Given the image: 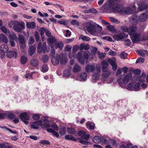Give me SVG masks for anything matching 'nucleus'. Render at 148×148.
<instances>
[{
    "instance_id": "obj_42",
    "label": "nucleus",
    "mask_w": 148,
    "mask_h": 148,
    "mask_svg": "<svg viewBox=\"0 0 148 148\" xmlns=\"http://www.w3.org/2000/svg\"><path fill=\"white\" fill-rule=\"evenodd\" d=\"M46 43H45L43 44L42 45V49L43 51L44 52H48L49 51V47H46Z\"/></svg>"
},
{
    "instance_id": "obj_46",
    "label": "nucleus",
    "mask_w": 148,
    "mask_h": 148,
    "mask_svg": "<svg viewBox=\"0 0 148 148\" xmlns=\"http://www.w3.org/2000/svg\"><path fill=\"white\" fill-rule=\"evenodd\" d=\"M31 63L33 66H36L38 65V61L36 59H33L31 60Z\"/></svg>"
},
{
    "instance_id": "obj_58",
    "label": "nucleus",
    "mask_w": 148,
    "mask_h": 148,
    "mask_svg": "<svg viewBox=\"0 0 148 148\" xmlns=\"http://www.w3.org/2000/svg\"><path fill=\"white\" fill-rule=\"evenodd\" d=\"M40 143L43 145H49L50 143L49 141L47 140H42L40 141Z\"/></svg>"
},
{
    "instance_id": "obj_32",
    "label": "nucleus",
    "mask_w": 148,
    "mask_h": 148,
    "mask_svg": "<svg viewBox=\"0 0 148 148\" xmlns=\"http://www.w3.org/2000/svg\"><path fill=\"white\" fill-rule=\"evenodd\" d=\"M36 48L35 47L32 46L29 47V54L30 56H32L35 51V50Z\"/></svg>"
},
{
    "instance_id": "obj_14",
    "label": "nucleus",
    "mask_w": 148,
    "mask_h": 148,
    "mask_svg": "<svg viewBox=\"0 0 148 148\" xmlns=\"http://www.w3.org/2000/svg\"><path fill=\"white\" fill-rule=\"evenodd\" d=\"M108 62L112 67L113 70H116L117 67V65L116 62L115 58H113L112 59H109L108 60Z\"/></svg>"
},
{
    "instance_id": "obj_28",
    "label": "nucleus",
    "mask_w": 148,
    "mask_h": 148,
    "mask_svg": "<svg viewBox=\"0 0 148 148\" xmlns=\"http://www.w3.org/2000/svg\"><path fill=\"white\" fill-rule=\"evenodd\" d=\"M46 130L47 131L49 132L52 133L53 135L56 138H58L59 136V134L54 130L51 128H47L46 129Z\"/></svg>"
},
{
    "instance_id": "obj_11",
    "label": "nucleus",
    "mask_w": 148,
    "mask_h": 148,
    "mask_svg": "<svg viewBox=\"0 0 148 148\" xmlns=\"http://www.w3.org/2000/svg\"><path fill=\"white\" fill-rule=\"evenodd\" d=\"M56 40L54 37L51 36L47 39V44L51 48H53Z\"/></svg>"
},
{
    "instance_id": "obj_64",
    "label": "nucleus",
    "mask_w": 148,
    "mask_h": 148,
    "mask_svg": "<svg viewBox=\"0 0 148 148\" xmlns=\"http://www.w3.org/2000/svg\"><path fill=\"white\" fill-rule=\"evenodd\" d=\"M8 117L11 119H12L15 117V115L13 113H10L8 115Z\"/></svg>"
},
{
    "instance_id": "obj_60",
    "label": "nucleus",
    "mask_w": 148,
    "mask_h": 148,
    "mask_svg": "<svg viewBox=\"0 0 148 148\" xmlns=\"http://www.w3.org/2000/svg\"><path fill=\"white\" fill-rule=\"evenodd\" d=\"M87 140H81L79 141L80 143L85 145H87L88 144L90 143V142L87 141Z\"/></svg>"
},
{
    "instance_id": "obj_38",
    "label": "nucleus",
    "mask_w": 148,
    "mask_h": 148,
    "mask_svg": "<svg viewBox=\"0 0 148 148\" xmlns=\"http://www.w3.org/2000/svg\"><path fill=\"white\" fill-rule=\"evenodd\" d=\"M67 130L68 133L70 134H74L75 132V130L72 127H68Z\"/></svg>"
},
{
    "instance_id": "obj_53",
    "label": "nucleus",
    "mask_w": 148,
    "mask_h": 148,
    "mask_svg": "<svg viewBox=\"0 0 148 148\" xmlns=\"http://www.w3.org/2000/svg\"><path fill=\"white\" fill-rule=\"evenodd\" d=\"M42 72H46L48 70V69L47 67V66L46 64H44L42 66Z\"/></svg>"
},
{
    "instance_id": "obj_51",
    "label": "nucleus",
    "mask_w": 148,
    "mask_h": 148,
    "mask_svg": "<svg viewBox=\"0 0 148 148\" xmlns=\"http://www.w3.org/2000/svg\"><path fill=\"white\" fill-rule=\"evenodd\" d=\"M127 55V53L125 52H123L121 53L120 55V56L121 58L123 59H125L126 58Z\"/></svg>"
},
{
    "instance_id": "obj_18",
    "label": "nucleus",
    "mask_w": 148,
    "mask_h": 148,
    "mask_svg": "<svg viewBox=\"0 0 148 148\" xmlns=\"http://www.w3.org/2000/svg\"><path fill=\"white\" fill-rule=\"evenodd\" d=\"M95 69V66L94 64L88 65L86 66L85 68V70L87 72L90 71L92 72Z\"/></svg>"
},
{
    "instance_id": "obj_7",
    "label": "nucleus",
    "mask_w": 148,
    "mask_h": 148,
    "mask_svg": "<svg viewBox=\"0 0 148 148\" xmlns=\"http://www.w3.org/2000/svg\"><path fill=\"white\" fill-rule=\"evenodd\" d=\"M138 6V10L139 11H142L145 10H146L148 12V5L146 4L145 2H142L140 3L139 2L137 3Z\"/></svg>"
},
{
    "instance_id": "obj_40",
    "label": "nucleus",
    "mask_w": 148,
    "mask_h": 148,
    "mask_svg": "<svg viewBox=\"0 0 148 148\" xmlns=\"http://www.w3.org/2000/svg\"><path fill=\"white\" fill-rule=\"evenodd\" d=\"M0 148H13V147L8 145L7 143L0 144Z\"/></svg>"
},
{
    "instance_id": "obj_5",
    "label": "nucleus",
    "mask_w": 148,
    "mask_h": 148,
    "mask_svg": "<svg viewBox=\"0 0 148 148\" xmlns=\"http://www.w3.org/2000/svg\"><path fill=\"white\" fill-rule=\"evenodd\" d=\"M101 70V68L100 64H97L95 70L97 73H94L92 76V79L95 82H96V81L100 77Z\"/></svg>"
},
{
    "instance_id": "obj_22",
    "label": "nucleus",
    "mask_w": 148,
    "mask_h": 148,
    "mask_svg": "<svg viewBox=\"0 0 148 148\" xmlns=\"http://www.w3.org/2000/svg\"><path fill=\"white\" fill-rule=\"evenodd\" d=\"M124 36L123 34L122 33L119 34L115 35L113 36V38L117 41L120 40L124 38Z\"/></svg>"
},
{
    "instance_id": "obj_9",
    "label": "nucleus",
    "mask_w": 148,
    "mask_h": 148,
    "mask_svg": "<svg viewBox=\"0 0 148 148\" xmlns=\"http://www.w3.org/2000/svg\"><path fill=\"white\" fill-rule=\"evenodd\" d=\"M9 48L8 46L5 45H2L0 47V50L1 52V57L2 58H4L5 56V53H7L8 51Z\"/></svg>"
},
{
    "instance_id": "obj_1",
    "label": "nucleus",
    "mask_w": 148,
    "mask_h": 148,
    "mask_svg": "<svg viewBox=\"0 0 148 148\" xmlns=\"http://www.w3.org/2000/svg\"><path fill=\"white\" fill-rule=\"evenodd\" d=\"M121 29L124 32H127L131 36L132 40L134 43L139 40L140 34L137 32V27L135 25H132L129 28L125 26L121 27Z\"/></svg>"
},
{
    "instance_id": "obj_34",
    "label": "nucleus",
    "mask_w": 148,
    "mask_h": 148,
    "mask_svg": "<svg viewBox=\"0 0 148 148\" xmlns=\"http://www.w3.org/2000/svg\"><path fill=\"white\" fill-rule=\"evenodd\" d=\"M9 38L10 40H15L17 38L16 34L13 33L9 35Z\"/></svg>"
},
{
    "instance_id": "obj_3",
    "label": "nucleus",
    "mask_w": 148,
    "mask_h": 148,
    "mask_svg": "<svg viewBox=\"0 0 148 148\" xmlns=\"http://www.w3.org/2000/svg\"><path fill=\"white\" fill-rule=\"evenodd\" d=\"M122 79H119L117 81L119 85L122 87H124L123 84H126L132 78V75L131 73L127 75H122Z\"/></svg>"
},
{
    "instance_id": "obj_35",
    "label": "nucleus",
    "mask_w": 148,
    "mask_h": 148,
    "mask_svg": "<svg viewBox=\"0 0 148 148\" xmlns=\"http://www.w3.org/2000/svg\"><path fill=\"white\" fill-rule=\"evenodd\" d=\"M80 77L81 79V81H86L87 79V74L85 73H82L81 74Z\"/></svg>"
},
{
    "instance_id": "obj_6",
    "label": "nucleus",
    "mask_w": 148,
    "mask_h": 148,
    "mask_svg": "<svg viewBox=\"0 0 148 148\" xmlns=\"http://www.w3.org/2000/svg\"><path fill=\"white\" fill-rule=\"evenodd\" d=\"M82 51L79 52L76 56H74L73 54L70 53L69 54V57L70 59L75 58H77L80 63L81 64H83L84 63V60L82 56Z\"/></svg>"
},
{
    "instance_id": "obj_36",
    "label": "nucleus",
    "mask_w": 148,
    "mask_h": 148,
    "mask_svg": "<svg viewBox=\"0 0 148 148\" xmlns=\"http://www.w3.org/2000/svg\"><path fill=\"white\" fill-rule=\"evenodd\" d=\"M80 70V67L77 64H75L73 69V71L75 73L79 71Z\"/></svg>"
},
{
    "instance_id": "obj_8",
    "label": "nucleus",
    "mask_w": 148,
    "mask_h": 148,
    "mask_svg": "<svg viewBox=\"0 0 148 148\" xmlns=\"http://www.w3.org/2000/svg\"><path fill=\"white\" fill-rule=\"evenodd\" d=\"M135 73H136L135 76V78L137 81L140 82H144L145 80V78L141 77L139 74L141 71L139 69H137L135 71Z\"/></svg>"
},
{
    "instance_id": "obj_49",
    "label": "nucleus",
    "mask_w": 148,
    "mask_h": 148,
    "mask_svg": "<svg viewBox=\"0 0 148 148\" xmlns=\"http://www.w3.org/2000/svg\"><path fill=\"white\" fill-rule=\"evenodd\" d=\"M20 46L21 47V50L23 53H25V51L23 49L25 47V42L20 43Z\"/></svg>"
},
{
    "instance_id": "obj_62",
    "label": "nucleus",
    "mask_w": 148,
    "mask_h": 148,
    "mask_svg": "<svg viewBox=\"0 0 148 148\" xmlns=\"http://www.w3.org/2000/svg\"><path fill=\"white\" fill-rule=\"evenodd\" d=\"M33 73H32L30 74H26L25 75V77L27 79H32Z\"/></svg>"
},
{
    "instance_id": "obj_31",
    "label": "nucleus",
    "mask_w": 148,
    "mask_h": 148,
    "mask_svg": "<svg viewBox=\"0 0 148 148\" xmlns=\"http://www.w3.org/2000/svg\"><path fill=\"white\" fill-rule=\"evenodd\" d=\"M140 84L138 83H135L133 85V90L135 91H138L140 90Z\"/></svg>"
},
{
    "instance_id": "obj_52",
    "label": "nucleus",
    "mask_w": 148,
    "mask_h": 148,
    "mask_svg": "<svg viewBox=\"0 0 148 148\" xmlns=\"http://www.w3.org/2000/svg\"><path fill=\"white\" fill-rule=\"evenodd\" d=\"M133 84L132 83H130L127 86V89L129 90H133Z\"/></svg>"
},
{
    "instance_id": "obj_29",
    "label": "nucleus",
    "mask_w": 148,
    "mask_h": 148,
    "mask_svg": "<svg viewBox=\"0 0 148 148\" xmlns=\"http://www.w3.org/2000/svg\"><path fill=\"white\" fill-rule=\"evenodd\" d=\"M36 25L35 23L34 22H27L26 23V26L28 28L34 29L36 27Z\"/></svg>"
},
{
    "instance_id": "obj_56",
    "label": "nucleus",
    "mask_w": 148,
    "mask_h": 148,
    "mask_svg": "<svg viewBox=\"0 0 148 148\" xmlns=\"http://www.w3.org/2000/svg\"><path fill=\"white\" fill-rule=\"evenodd\" d=\"M18 38L20 41V43L25 42L24 37L22 35H19Z\"/></svg>"
},
{
    "instance_id": "obj_41",
    "label": "nucleus",
    "mask_w": 148,
    "mask_h": 148,
    "mask_svg": "<svg viewBox=\"0 0 148 148\" xmlns=\"http://www.w3.org/2000/svg\"><path fill=\"white\" fill-rule=\"evenodd\" d=\"M93 141L95 143H98L101 141V138L98 136H95L93 138Z\"/></svg>"
},
{
    "instance_id": "obj_13",
    "label": "nucleus",
    "mask_w": 148,
    "mask_h": 148,
    "mask_svg": "<svg viewBox=\"0 0 148 148\" xmlns=\"http://www.w3.org/2000/svg\"><path fill=\"white\" fill-rule=\"evenodd\" d=\"M30 114V112L29 111H28L27 112H24L20 114L19 118L22 120H29V116Z\"/></svg>"
},
{
    "instance_id": "obj_47",
    "label": "nucleus",
    "mask_w": 148,
    "mask_h": 148,
    "mask_svg": "<svg viewBox=\"0 0 148 148\" xmlns=\"http://www.w3.org/2000/svg\"><path fill=\"white\" fill-rule=\"evenodd\" d=\"M79 38L82 39L84 41H89L90 40V38L86 36L82 35L79 37Z\"/></svg>"
},
{
    "instance_id": "obj_15",
    "label": "nucleus",
    "mask_w": 148,
    "mask_h": 148,
    "mask_svg": "<svg viewBox=\"0 0 148 148\" xmlns=\"http://www.w3.org/2000/svg\"><path fill=\"white\" fill-rule=\"evenodd\" d=\"M42 121L39 120L34 122L31 125V127L32 129H38L39 126H42Z\"/></svg>"
},
{
    "instance_id": "obj_21",
    "label": "nucleus",
    "mask_w": 148,
    "mask_h": 148,
    "mask_svg": "<svg viewBox=\"0 0 148 148\" xmlns=\"http://www.w3.org/2000/svg\"><path fill=\"white\" fill-rule=\"evenodd\" d=\"M19 25L21 26V27L18 26L14 29L18 32H20L22 31V30L25 28V23L24 22H22L21 23H20Z\"/></svg>"
},
{
    "instance_id": "obj_59",
    "label": "nucleus",
    "mask_w": 148,
    "mask_h": 148,
    "mask_svg": "<svg viewBox=\"0 0 148 148\" xmlns=\"http://www.w3.org/2000/svg\"><path fill=\"white\" fill-rule=\"evenodd\" d=\"M48 56L46 55L42 57V60L43 61L45 62H47L48 61Z\"/></svg>"
},
{
    "instance_id": "obj_30",
    "label": "nucleus",
    "mask_w": 148,
    "mask_h": 148,
    "mask_svg": "<svg viewBox=\"0 0 148 148\" xmlns=\"http://www.w3.org/2000/svg\"><path fill=\"white\" fill-rule=\"evenodd\" d=\"M0 37L1 38V40L5 43H7L8 42V40L6 36L4 35L1 34H0Z\"/></svg>"
},
{
    "instance_id": "obj_20",
    "label": "nucleus",
    "mask_w": 148,
    "mask_h": 148,
    "mask_svg": "<svg viewBox=\"0 0 148 148\" xmlns=\"http://www.w3.org/2000/svg\"><path fill=\"white\" fill-rule=\"evenodd\" d=\"M7 56L8 58H11L14 57L16 58L17 55L16 52L14 51H9L7 52Z\"/></svg>"
},
{
    "instance_id": "obj_45",
    "label": "nucleus",
    "mask_w": 148,
    "mask_h": 148,
    "mask_svg": "<svg viewBox=\"0 0 148 148\" xmlns=\"http://www.w3.org/2000/svg\"><path fill=\"white\" fill-rule=\"evenodd\" d=\"M70 75V72L69 70H65L64 71L63 76L65 77H67Z\"/></svg>"
},
{
    "instance_id": "obj_25",
    "label": "nucleus",
    "mask_w": 148,
    "mask_h": 148,
    "mask_svg": "<svg viewBox=\"0 0 148 148\" xmlns=\"http://www.w3.org/2000/svg\"><path fill=\"white\" fill-rule=\"evenodd\" d=\"M46 29L43 27H41L39 30V32L41 37V40L44 41L45 40L44 36V34L45 33Z\"/></svg>"
},
{
    "instance_id": "obj_10",
    "label": "nucleus",
    "mask_w": 148,
    "mask_h": 148,
    "mask_svg": "<svg viewBox=\"0 0 148 148\" xmlns=\"http://www.w3.org/2000/svg\"><path fill=\"white\" fill-rule=\"evenodd\" d=\"M61 64L64 65L67 62V55L66 54H61L59 56Z\"/></svg>"
},
{
    "instance_id": "obj_24",
    "label": "nucleus",
    "mask_w": 148,
    "mask_h": 148,
    "mask_svg": "<svg viewBox=\"0 0 148 148\" xmlns=\"http://www.w3.org/2000/svg\"><path fill=\"white\" fill-rule=\"evenodd\" d=\"M59 56H57L52 57L51 59L52 63L55 65H58L59 62Z\"/></svg>"
},
{
    "instance_id": "obj_4",
    "label": "nucleus",
    "mask_w": 148,
    "mask_h": 148,
    "mask_svg": "<svg viewBox=\"0 0 148 148\" xmlns=\"http://www.w3.org/2000/svg\"><path fill=\"white\" fill-rule=\"evenodd\" d=\"M102 70L103 73L101 75L102 80L103 82L108 79V77L110 75L111 72L107 69V67L106 66H103Z\"/></svg>"
},
{
    "instance_id": "obj_57",
    "label": "nucleus",
    "mask_w": 148,
    "mask_h": 148,
    "mask_svg": "<svg viewBox=\"0 0 148 148\" xmlns=\"http://www.w3.org/2000/svg\"><path fill=\"white\" fill-rule=\"evenodd\" d=\"M110 19L112 22L116 23H119V21L114 18L110 17Z\"/></svg>"
},
{
    "instance_id": "obj_12",
    "label": "nucleus",
    "mask_w": 148,
    "mask_h": 148,
    "mask_svg": "<svg viewBox=\"0 0 148 148\" xmlns=\"http://www.w3.org/2000/svg\"><path fill=\"white\" fill-rule=\"evenodd\" d=\"M43 122L42 124V128H48L50 127V121L48 120V118L45 117L42 119Z\"/></svg>"
},
{
    "instance_id": "obj_54",
    "label": "nucleus",
    "mask_w": 148,
    "mask_h": 148,
    "mask_svg": "<svg viewBox=\"0 0 148 148\" xmlns=\"http://www.w3.org/2000/svg\"><path fill=\"white\" fill-rule=\"evenodd\" d=\"M108 138L107 136H103L101 138V141L103 144H106L107 142V139Z\"/></svg>"
},
{
    "instance_id": "obj_63",
    "label": "nucleus",
    "mask_w": 148,
    "mask_h": 148,
    "mask_svg": "<svg viewBox=\"0 0 148 148\" xmlns=\"http://www.w3.org/2000/svg\"><path fill=\"white\" fill-rule=\"evenodd\" d=\"M97 54L98 55L99 57L101 59H102L105 56V54L103 53H101L99 52H97Z\"/></svg>"
},
{
    "instance_id": "obj_27",
    "label": "nucleus",
    "mask_w": 148,
    "mask_h": 148,
    "mask_svg": "<svg viewBox=\"0 0 148 148\" xmlns=\"http://www.w3.org/2000/svg\"><path fill=\"white\" fill-rule=\"evenodd\" d=\"M86 126L87 128L93 130L95 128V124L91 122L88 121L86 123Z\"/></svg>"
},
{
    "instance_id": "obj_43",
    "label": "nucleus",
    "mask_w": 148,
    "mask_h": 148,
    "mask_svg": "<svg viewBox=\"0 0 148 148\" xmlns=\"http://www.w3.org/2000/svg\"><path fill=\"white\" fill-rule=\"evenodd\" d=\"M21 62L23 64H25L27 60V57L25 56H22L21 58Z\"/></svg>"
},
{
    "instance_id": "obj_39",
    "label": "nucleus",
    "mask_w": 148,
    "mask_h": 148,
    "mask_svg": "<svg viewBox=\"0 0 148 148\" xmlns=\"http://www.w3.org/2000/svg\"><path fill=\"white\" fill-rule=\"evenodd\" d=\"M107 28L108 30L112 32H115L116 31V30L115 29L114 27L110 24L107 26Z\"/></svg>"
},
{
    "instance_id": "obj_33",
    "label": "nucleus",
    "mask_w": 148,
    "mask_h": 148,
    "mask_svg": "<svg viewBox=\"0 0 148 148\" xmlns=\"http://www.w3.org/2000/svg\"><path fill=\"white\" fill-rule=\"evenodd\" d=\"M131 21L133 24H136L138 21L137 16L135 15H133L132 17Z\"/></svg>"
},
{
    "instance_id": "obj_16",
    "label": "nucleus",
    "mask_w": 148,
    "mask_h": 148,
    "mask_svg": "<svg viewBox=\"0 0 148 148\" xmlns=\"http://www.w3.org/2000/svg\"><path fill=\"white\" fill-rule=\"evenodd\" d=\"M78 135L82 139L84 140H87L89 138V135L86 134V132L83 131H79L78 133Z\"/></svg>"
},
{
    "instance_id": "obj_55",
    "label": "nucleus",
    "mask_w": 148,
    "mask_h": 148,
    "mask_svg": "<svg viewBox=\"0 0 148 148\" xmlns=\"http://www.w3.org/2000/svg\"><path fill=\"white\" fill-rule=\"evenodd\" d=\"M144 61V59L143 58H138L137 60H136V63H143Z\"/></svg>"
},
{
    "instance_id": "obj_50",
    "label": "nucleus",
    "mask_w": 148,
    "mask_h": 148,
    "mask_svg": "<svg viewBox=\"0 0 148 148\" xmlns=\"http://www.w3.org/2000/svg\"><path fill=\"white\" fill-rule=\"evenodd\" d=\"M113 81V79L111 78H108V79L104 81L103 83H104L111 84Z\"/></svg>"
},
{
    "instance_id": "obj_19",
    "label": "nucleus",
    "mask_w": 148,
    "mask_h": 148,
    "mask_svg": "<svg viewBox=\"0 0 148 148\" xmlns=\"http://www.w3.org/2000/svg\"><path fill=\"white\" fill-rule=\"evenodd\" d=\"M22 22H19L17 21H11L9 23L8 25L10 27H12L13 26L14 27V29L15 27L20 25V23H21Z\"/></svg>"
},
{
    "instance_id": "obj_2",
    "label": "nucleus",
    "mask_w": 148,
    "mask_h": 148,
    "mask_svg": "<svg viewBox=\"0 0 148 148\" xmlns=\"http://www.w3.org/2000/svg\"><path fill=\"white\" fill-rule=\"evenodd\" d=\"M86 27L88 32L92 35H95L97 33V28L99 25L90 21L85 24Z\"/></svg>"
},
{
    "instance_id": "obj_37",
    "label": "nucleus",
    "mask_w": 148,
    "mask_h": 148,
    "mask_svg": "<svg viewBox=\"0 0 148 148\" xmlns=\"http://www.w3.org/2000/svg\"><path fill=\"white\" fill-rule=\"evenodd\" d=\"M65 138L66 140H72L73 141H75L76 139L73 137L72 135H67L65 136Z\"/></svg>"
},
{
    "instance_id": "obj_26",
    "label": "nucleus",
    "mask_w": 148,
    "mask_h": 148,
    "mask_svg": "<svg viewBox=\"0 0 148 148\" xmlns=\"http://www.w3.org/2000/svg\"><path fill=\"white\" fill-rule=\"evenodd\" d=\"M136 52L138 55L142 57H144L145 55L147 54V51L143 49L140 50H137L136 51Z\"/></svg>"
},
{
    "instance_id": "obj_48",
    "label": "nucleus",
    "mask_w": 148,
    "mask_h": 148,
    "mask_svg": "<svg viewBox=\"0 0 148 148\" xmlns=\"http://www.w3.org/2000/svg\"><path fill=\"white\" fill-rule=\"evenodd\" d=\"M38 52L40 54L43 51L42 49V43L41 42H40L38 45L37 48Z\"/></svg>"
},
{
    "instance_id": "obj_23",
    "label": "nucleus",
    "mask_w": 148,
    "mask_h": 148,
    "mask_svg": "<svg viewBox=\"0 0 148 148\" xmlns=\"http://www.w3.org/2000/svg\"><path fill=\"white\" fill-rule=\"evenodd\" d=\"M148 17V14L147 15L145 13H143L140 15L138 17V19L140 21L144 22L147 19Z\"/></svg>"
},
{
    "instance_id": "obj_17",
    "label": "nucleus",
    "mask_w": 148,
    "mask_h": 148,
    "mask_svg": "<svg viewBox=\"0 0 148 148\" xmlns=\"http://www.w3.org/2000/svg\"><path fill=\"white\" fill-rule=\"evenodd\" d=\"M54 46L56 49H59V50L61 49L63 47V43L61 41H58L56 40Z\"/></svg>"
},
{
    "instance_id": "obj_61",
    "label": "nucleus",
    "mask_w": 148,
    "mask_h": 148,
    "mask_svg": "<svg viewBox=\"0 0 148 148\" xmlns=\"http://www.w3.org/2000/svg\"><path fill=\"white\" fill-rule=\"evenodd\" d=\"M127 148H138L137 145H134L133 146L132 144L131 143H129L127 145Z\"/></svg>"
},
{
    "instance_id": "obj_44",
    "label": "nucleus",
    "mask_w": 148,
    "mask_h": 148,
    "mask_svg": "<svg viewBox=\"0 0 148 148\" xmlns=\"http://www.w3.org/2000/svg\"><path fill=\"white\" fill-rule=\"evenodd\" d=\"M66 132V129L64 126L62 127L60 130V134L61 135H64L65 134Z\"/></svg>"
}]
</instances>
